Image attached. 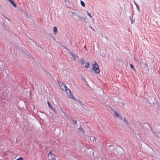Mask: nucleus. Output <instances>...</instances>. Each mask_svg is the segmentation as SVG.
I'll return each instance as SVG.
<instances>
[{"mask_svg": "<svg viewBox=\"0 0 160 160\" xmlns=\"http://www.w3.org/2000/svg\"><path fill=\"white\" fill-rule=\"evenodd\" d=\"M69 53L72 56V59L74 61H78L79 60V57L73 52L70 51Z\"/></svg>", "mask_w": 160, "mask_h": 160, "instance_id": "obj_5", "label": "nucleus"}, {"mask_svg": "<svg viewBox=\"0 0 160 160\" xmlns=\"http://www.w3.org/2000/svg\"><path fill=\"white\" fill-rule=\"evenodd\" d=\"M113 115L115 117L118 118L119 119H122V116L116 111L114 112Z\"/></svg>", "mask_w": 160, "mask_h": 160, "instance_id": "obj_8", "label": "nucleus"}, {"mask_svg": "<svg viewBox=\"0 0 160 160\" xmlns=\"http://www.w3.org/2000/svg\"><path fill=\"white\" fill-rule=\"evenodd\" d=\"M16 160H23V159L22 157H20L16 159Z\"/></svg>", "mask_w": 160, "mask_h": 160, "instance_id": "obj_23", "label": "nucleus"}, {"mask_svg": "<svg viewBox=\"0 0 160 160\" xmlns=\"http://www.w3.org/2000/svg\"><path fill=\"white\" fill-rule=\"evenodd\" d=\"M66 92L68 97L71 98H73V95L69 89H68L66 91Z\"/></svg>", "mask_w": 160, "mask_h": 160, "instance_id": "obj_10", "label": "nucleus"}, {"mask_svg": "<svg viewBox=\"0 0 160 160\" xmlns=\"http://www.w3.org/2000/svg\"><path fill=\"white\" fill-rule=\"evenodd\" d=\"M69 13L70 14L71 16L72 17H77L79 19L82 21H83L84 22L86 20V18H85L79 15L76 13V12L75 11H70Z\"/></svg>", "mask_w": 160, "mask_h": 160, "instance_id": "obj_4", "label": "nucleus"}, {"mask_svg": "<svg viewBox=\"0 0 160 160\" xmlns=\"http://www.w3.org/2000/svg\"><path fill=\"white\" fill-rule=\"evenodd\" d=\"M95 138L94 137L92 136L90 137V140L91 141L93 142L95 140Z\"/></svg>", "mask_w": 160, "mask_h": 160, "instance_id": "obj_18", "label": "nucleus"}, {"mask_svg": "<svg viewBox=\"0 0 160 160\" xmlns=\"http://www.w3.org/2000/svg\"><path fill=\"white\" fill-rule=\"evenodd\" d=\"M48 104V106L49 107L51 108L52 110L54 111H55V109L54 108H52V106L51 104L48 101L47 102Z\"/></svg>", "mask_w": 160, "mask_h": 160, "instance_id": "obj_14", "label": "nucleus"}, {"mask_svg": "<svg viewBox=\"0 0 160 160\" xmlns=\"http://www.w3.org/2000/svg\"><path fill=\"white\" fill-rule=\"evenodd\" d=\"M156 20L158 21L160 20V17H159L158 18H156Z\"/></svg>", "mask_w": 160, "mask_h": 160, "instance_id": "obj_24", "label": "nucleus"}, {"mask_svg": "<svg viewBox=\"0 0 160 160\" xmlns=\"http://www.w3.org/2000/svg\"><path fill=\"white\" fill-rule=\"evenodd\" d=\"M85 49H86V47H85Z\"/></svg>", "mask_w": 160, "mask_h": 160, "instance_id": "obj_27", "label": "nucleus"}, {"mask_svg": "<svg viewBox=\"0 0 160 160\" xmlns=\"http://www.w3.org/2000/svg\"><path fill=\"white\" fill-rule=\"evenodd\" d=\"M48 157L49 159L51 160H56L54 155L50 152L48 154Z\"/></svg>", "mask_w": 160, "mask_h": 160, "instance_id": "obj_9", "label": "nucleus"}, {"mask_svg": "<svg viewBox=\"0 0 160 160\" xmlns=\"http://www.w3.org/2000/svg\"><path fill=\"white\" fill-rule=\"evenodd\" d=\"M59 86L60 87L61 89L63 90L66 91L68 89H67V87L63 83H61L59 84Z\"/></svg>", "mask_w": 160, "mask_h": 160, "instance_id": "obj_12", "label": "nucleus"}, {"mask_svg": "<svg viewBox=\"0 0 160 160\" xmlns=\"http://www.w3.org/2000/svg\"><path fill=\"white\" fill-rule=\"evenodd\" d=\"M53 32L54 35H56L57 34V28L56 26H54L53 27Z\"/></svg>", "mask_w": 160, "mask_h": 160, "instance_id": "obj_15", "label": "nucleus"}, {"mask_svg": "<svg viewBox=\"0 0 160 160\" xmlns=\"http://www.w3.org/2000/svg\"><path fill=\"white\" fill-rule=\"evenodd\" d=\"M130 18L131 23H132L134 22V20L133 18L132 17H130Z\"/></svg>", "mask_w": 160, "mask_h": 160, "instance_id": "obj_22", "label": "nucleus"}, {"mask_svg": "<svg viewBox=\"0 0 160 160\" xmlns=\"http://www.w3.org/2000/svg\"><path fill=\"white\" fill-rule=\"evenodd\" d=\"M11 3L12 4V5L15 8H17V5L16 4V3L14 2V1H13Z\"/></svg>", "mask_w": 160, "mask_h": 160, "instance_id": "obj_17", "label": "nucleus"}, {"mask_svg": "<svg viewBox=\"0 0 160 160\" xmlns=\"http://www.w3.org/2000/svg\"><path fill=\"white\" fill-rule=\"evenodd\" d=\"M148 102L149 103L154 105V106L157 107L159 109L160 108V105L159 103L155 100L153 97H149L148 98Z\"/></svg>", "mask_w": 160, "mask_h": 160, "instance_id": "obj_3", "label": "nucleus"}, {"mask_svg": "<svg viewBox=\"0 0 160 160\" xmlns=\"http://www.w3.org/2000/svg\"><path fill=\"white\" fill-rule=\"evenodd\" d=\"M75 110L79 112L89 113L91 112V109L80 101L78 102L75 107Z\"/></svg>", "mask_w": 160, "mask_h": 160, "instance_id": "obj_1", "label": "nucleus"}, {"mask_svg": "<svg viewBox=\"0 0 160 160\" xmlns=\"http://www.w3.org/2000/svg\"><path fill=\"white\" fill-rule=\"evenodd\" d=\"M122 120L121 121V123L122 126L125 127H128L130 126V124L128 123V122L125 118H122Z\"/></svg>", "mask_w": 160, "mask_h": 160, "instance_id": "obj_7", "label": "nucleus"}, {"mask_svg": "<svg viewBox=\"0 0 160 160\" xmlns=\"http://www.w3.org/2000/svg\"><path fill=\"white\" fill-rule=\"evenodd\" d=\"M130 67L134 71H135V70L134 68V66H133V65L132 64H130Z\"/></svg>", "mask_w": 160, "mask_h": 160, "instance_id": "obj_20", "label": "nucleus"}, {"mask_svg": "<svg viewBox=\"0 0 160 160\" xmlns=\"http://www.w3.org/2000/svg\"><path fill=\"white\" fill-rule=\"evenodd\" d=\"M92 70L95 74H98L100 72V70L98 63L96 62H94L92 64Z\"/></svg>", "mask_w": 160, "mask_h": 160, "instance_id": "obj_2", "label": "nucleus"}, {"mask_svg": "<svg viewBox=\"0 0 160 160\" xmlns=\"http://www.w3.org/2000/svg\"><path fill=\"white\" fill-rule=\"evenodd\" d=\"M80 3H81V5H82L83 7H85V4L84 2L83 1H81H81H80Z\"/></svg>", "mask_w": 160, "mask_h": 160, "instance_id": "obj_19", "label": "nucleus"}, {"mask_svg": "<svg viewBox=\"0 0 160 160\" xmlns=\"http://www.w3.org/2000/svg\"><path fill=\"white\" fill-rule=\"evenodd\" d=\"M9 2H10V3H11L13 1V0H8Z\"/></svg>", "mask_w": 160, "mask_h": 160, "instance_id": "obj_25", "label": "nucleus"}, {"mask_svg": "<svg viewBox=\"0 0 160 160\" xmlns=\"http://www.w3.org/2000/svg\"><path fill=\"white\" fill-rule=\"evenodd\" d=\"M73 123H74V124H76L77 123V122L76 121H74Z\"/></svg>", "mask_w": 160, "mask_h": 160, "instance_id": "obj_26", "label": "nucleus"}, {"mask_svg": "<svg viewBox=\"0 0 160 160\" xmlns=\"http://www.w3.org/2000/svg\"><path fill=\"white\" fill-rule=\"evenodd\" d=\"M83 81L84 84L90 87L92 85V81L89 79H83Z\"/></svg>", "mask_w": 160, "mask_h": 160, "instance_id": "obj_6", "label": "nucleus"}, {"mask_svg": "<svg viewBox=\"0 0 160 160\" xmlns=\"http://www.w3.org/2000/svg\"><path fill=\"white\" fill-rule=\"evenodd\" d=\"M89 66V62H86L85 63L84 67L86 68H88Z\"/></svg>", "mask_w": 160, "mask_h": 160, "instance_id": "obj_16", "label": "nucleus"}, {"mask_svg": "<svg viewBox=\"0 0 160 160\" xmlns=\"http://www.w3.org/2000/svg\"><path fill=\"white\" fill-rule=\"evenodd\" d=\"M22 52L24 54L28 57H30L31 56L30 53L26 50L22 49Z\"/></svg>", "mask_w": 160, "mask_h": 160, "instance_id": "obj_11", "label": "nucleus"}, {"mask_svg": "<svg viewBox=\"0 0 160 160\" xmlns=\"http://www.w3.org/2000/svg\"><path fill=\"white\" fill-rule=\"evenodd\" d=\"M87 15H88V16L90 17V18H92V16L91 14V13L89 12H87Z\"/></svg>", "mask_w": 160, "mask_h": 160, "instance_id": "obj_21", "label": "nucleus"}, {"mask_svg": "<svg viewBox=\"0 0 160 160\" xmlns=\"http://www.w3.org/2000/svg\"><path fill=\"white\" fill-rule=\"evenodd\" d=\"M78 131L81 134H83L84 133V131L83 129L81 128H80L78 129Z\"/></svg>", "mask_w": 160, "mask_h": 160, "instance_id": "obj_13", "label": "nucleus"}]
</instances>
